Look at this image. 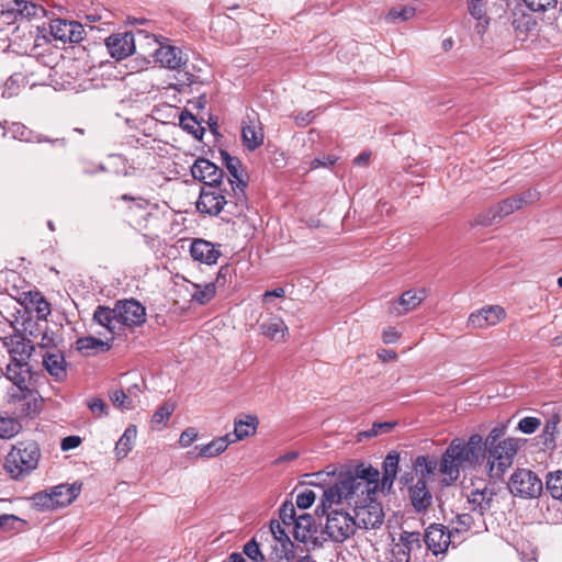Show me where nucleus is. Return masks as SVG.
I'll return each mask as SVG.
<instances>
[{
  "label": "nucleus",
  "mask_w": 562,
  "mask_h": 562,
  "mask_svg": "<svg viewBox=\"0 0 562 562\" xmlns=\"http://www.w3.org/2000/svg\"><path fill=\"white\" fill-rule=\"evenodd\" d=\"M380 473L372 465L359 464L341 472L337 481L324 490L319 508H327L344 503L356 506L372 501V495L379 486Z\"/></svg>",
  "instance_id": "f257e3e1"
},
{
  "label": "nucleus",
  "mask_w": 562,
  "mask_h": 562,
  "mask_svg": "<svg viewBox=\"0 0 562 562\" xmlns=\"http://www.w3.org/2000/svg\"><path fill=\"white\" fill-rule=\"evenodd\" d=\"M485 458L483 438L479 434L470 436L464 442L462 439H454L442 454L440 472L443 481L450 484L458 480L460 470L474 468L482 463Z\"/></svg>",
  "instance_id": "f03ea898"
},
{
  "label": "nucleus",
  "mask_w": 562,
  "mask_h": 562,
  "mask_svg": "<svg viewBox=\"0 0 562 562\" xmlns=\"http://www.w3.org/2000/svg\"><path fill=\"white\" fill-rule=\"evenodd\" d=\"M4 376L12 383L8 390L11 402H21V413L25 416L36 415L42 405L38 393L34 390V373L30 363H8Z\"/></svg>",
  "instance_id": "7ed1b4c3"
},
{
  "label": "nucleus",
  "mask_w": 562,
  "mask_h": 562,
  "mask_svg": "<svg viewBox=\"0 0 562 562\" xmlns=\"http://www.w3.org/2000/svg\"><path fill=\"white\" fill-rule=\"evenodd\" d=\"M40 458L37 443H20L8 453L4 469L12 479L22 480L37 468Z\"/></svg>",
  "instance_id": "20e7f679"
},
{
  "label": "nucleus",
  "mask_w": 562,
  "mask_h": 562,
  "mask_svg": "<svg viewBox=\"0 0 562 562\" xmlns=\"http://www.w3.org/2000/svg\"><path fill=\"white\" fill-rule=\"evenodd\" d=\"M519 449V441L515 438H507L485 449L486 469L488 475L499 479L513 464L514 458Z\"/></svg>",
  "instance_id": "39448f33"
},
{
  "label": "nucleus",
  "mask_w": 562,
  "mask_h": 562,
  "mask_svg": "<svg viewBox=\"0 0 562 562\" xmlns=\"http://www.w3.org/2000/svg\"><path fill=\"white\" fill-rule=\"evenodd\" d=\"M539 192L536 190H527L521 194L505 199L494 207L479 214L475 218V224L483 226L492 225L496 220L508 216L525 205L536 202L539 199Z\"/></svg>",
  "instance_id": "423d86ee"
},
{
  "label": "nucleus",
  "mask_w": 562,
  "mask_h": 562,
  "mask_svg": "<svg viewBox=\"0 0 562 562\" xmlns=\"http://www.w3.org/2000/svg\"><path fill=\"white\" fill-rule=\"evenodd\" d=\"M426 554L423 535L418 531H402L391 547L390 562H417Z\"/></svg>",
  "instance_id": "0eeeda50"
},
{
  "label": "nucleus",
  "mask_w": 562,
  "mask_h": 562,
  "mask_svg": "<svg viewBox=\"0 0 562 562\" xmlns=\"http://www.w3.org/2000/svg\"><path fill=\"white\" fill-rule=\"evenodd\" d=\"M317 515H326L325 533L334 542H344L355 535L357 525L355 516L345 510L327 508L324 513L319 506L316 509Z\"/></svg>",
  "instance_id": "6e6552de"
},
{
  "label": "nucleus",
  "mask_w": 562,
  "mask_h": 562,
  "mask_svg": "<svg viewBox=\"0 0 562 562\" xmlns=\"http://www.w3.org/2000/svg\"><path fill=\"white\" fill-rule=\"evenodd\" d=\"M81 485H57L49 490V492L37 493L34 496V502L43 509H55L69 505L79 495Z\"/></svg>",
  "instance_id": "1a4fd4ad"
},
{
  "label": "nucleus",
  "mask_w": 562,
  "mask_h": 562,
  "mask_svg": "<svg viewBox=\"0 0 562 562\" xmlns=\"http://www.w3.org/2000/svg\"><path fill=\"white\" fill-rule=\"evenodd\" d=\"M508 487L516 496L536 498L542 493L543 484L532 471L519 469L512 474Z\"/></svg>",
  "instance_id": "9d476101"
},
{
  "label": "nucleus",
  "mask_w": 562,
  "mask_h": 562,
  "mask_svg": "<svg viewBox=\"0 0 562 562\" xmlns=\"http://www.w3.org/2000/svg\"><path fill=\"white\" fill-rule=\"evenodd\" d=\"M136 36L138 37V41L151 40L154 45L157 46L153 52V56L155 57V60L162 67L169 69H179L186 64L187 59L183 57L182 52L178 47L164 45L159 43L155 37L146 34L144 31H138Z\"/></svg>",
  "instance_id": "9b49d317"
},
{
  "label": "nucleus",
  "mask_w": 562,
  "mask_h": 562,
  "mask_svg": "<svg viewBox=\"0 0 562 562\" xmlns=\"http://www.w3.org/2000/svg\"><path fill=\"white\" fill-rule=\"evenodd\" d=\"M114 307L119 326L134 327L144 324L146 321V310L136 300L120 301Z\"/></svg>",
  "instance_id": "f8f14e48"
},
{
  "label": "nucleus",
  "mask_w": 562,
  "mask_h": 562,
  "mask_svg": "<svg viewBox=\"0 0 562 562\" xmlns=\"http://www.w3.org/2000/svg\"><path fill=\"white\" fill-rule=\"evenodd\" d=\"M355 507V521L357 528L375 529L381 527L384 520V514L381 505L376 502L359 504Z\"/></svg>",
  "instance_id": "ddd939ff"
},
{
  "label": "nucleus",
  "mask_w": 562,
  "mask_h": 562,
  "mask_svg": "<svg viewBox=\"0 0 562 562\" xmlns=\"http://www.w3.org/2000/svg\"><path fill=\"white\" fill-rule=\"evenodd\" d=\"M452 538V531H446L445 526L434 524L426 529L423 536V544H426V552L431 551L434 555H439L447 551Z\"/></svg>",
  "instance_id": "4468645a"
},
{
  "label": "nucleus",
  "mask_w": 562,
  "mask_h": 562,
  "mask_svg": "<svg viewBox=\"0 0 562 562\" xmlns=\"http://www.w3.org/2000/svg\"><path fill=\"white\" fill-rule=\"evenodd\" d=\"M49 30L55 40L64 43H79L85 36L82 24L76 21L55 19L50 21Z\"/></svg>",
  "instance_id": "2eb2a0df"
},
{
  "label": "nucleus",
  "mask_w": 562,
  "mask_h": 562,
  "mask_svg": "<svg viewBox=\"0 0 562 562\" xmlns=\"http://www.w3.org/2000/svg\"><path fill=\"white\" fill-rule=\"evenodd\" d=\"M506 316L505 310L499 305H488L472 312L468 318L470 328H487L497 325Z\"/></svg>",
  "instance_id": "dca6fc26"
},
{
  "label": "nucleus",
  "mask_w": 562,
  "mask_h": 562,
  "mask_svg": "<svg viewBox=\"0 0 562 562\" xmlns=\"http://www.w3.org/2000/svg\"><path fill=\"white\" fill-rule=\"evenodd\" d=\"M224 205L229 206L231 202L225 199L217 186L201 190L196 202V209L199 212L209 215H217L224 209Z\"/></svg>",
  "instance_id": "f3484780"
},
{
  "label": "nucleus",
  "mask_w": 562,
  "mask_h": 562,
  "mask_svg": "<svg viewBox=\"0 0 562 562\" xmlns=\"http://www.w3.org/2000/svg\"><path fill=\"white\" fill-rule=\"evenodd\" d=\"M110 55L117 59H124L131 56L136 49L135 35L131 32L115 33L105 41Z\"/></svg>",
  "instance_id": "a211bd4d"
},
{
  "label": "nucleus",
  "mask_w": 562,
  "mask_h": 562,
  "mask_svg": "<svg viewBox=\"0 0 562 562\" xmlns=\"http://www.w3.org/2000/svg\"><path fill=\"white\" fill-rule=\"evenodd\" d=\"M3 344L10 356L9 363H29L34 351V346L30 340L21 334H14L5 337Z\"/></svg>",
  "instance_id": "6ab92c4d"
},
{
  "label": "nucleus",
  "mask_w": 562,
  "mask_h": 562,
  "mask_svg": "<svg viewBox=\"0 0 562 562\" xmlns=\"http://www.w3.org/2000/svg\"><path fill=\"white\" fill-rule=\"evenodd\" d=\"M191 175L209 188L216 187L223 178V170L205 158H199L191 167Z\"/></svg>",
  "instance_id": "aec40b11"
},
{
  "label": "nucleus",
  "mask_w": 562,
  "mask_h": 562,
  "mask_svg": "<svg viewBox=\"0 0 562 562\" xmlns=\"http://www.w3.org/2000/svg\"><path fill=\"white\" fill-rule=\"evenodd\" d=\"M426 299L425 289L405 291L397 301L392 302L389 312L393 316L404 315L415 308Z\"/></svg>",
  "instance_id": "412c9836"
},
{
  "label": "nucleus",
  "mask_w": 562,
  "mask_h": 562,
  "mask_svg": "<svg viewBox=\"0 0 562 562\" xmlns=\"http://www.w3.org/2000/svg\"><path fill=\"white\" fill-rule=\"evenodd\" d=\"M190 255L193 260L207 266L215 265L221 256L220 249L204 239H194L190 246Z\"/></svg>",
  "instance_id": "4be33fe9"
},
{
  "label": "nucleus",
  "mask_w": 562,
  "mask_h": 562,
  "mask_svg": "<svg viewBox=\"0 0 562 562\" xmlns=\"http://www.w3.org/2000/svg\"><path fill=\"white\" fill-rule=\"evenodd\" d=\"M259 425L258 417L256 415H243L240 417L235 418L234 420V431L232 434H226L229 436V440L232 443L254 436L257 431Z\"/></svg>",
  "instance_id": "5701e85b"
},
{
  "label": "nucleus",
  "mask_w": 562,
  "mask_h": 562,
  "mask_svg": "<svg viewBox=\"0 0 562 562\" xmlns=\"http://www.w3.org/2000/svg\"><path fill=\"white\" fill-rule=\"evenodd\" d=\"M269 529L274 540L280 544V558L291 562L295 558L294 543L291 541L282 524L278 520H271Z\"/></svg>",
  "instance_id": "b1692460"
},
{
  "label": "nucleus",
  "mask_w": 562,
  "mask_h": 562,
  "mask_svg": "<svg viewBox=\"0 0 562 562\" xmlns=\"http://www.w3.org/2000/svg\"><path fill=\"white\" fill-rule=\"evenodd\" d=\"M93 322L106 330L108 336L105 337L111 338V340L120 329L115 307L98 306L93 313Z\"/></svg>",
  "instance_id": "393cba45"
},
{
  "label": "nucleus",
  "mask_w": 562,
  "mask_h": 562,
  "mask_svg": "<svg viewBox=\"0 0 562 562\" xmlns=\"http://www.w3.org/2000/svg\"><path fill=\"white\" fill-rule=\"evenodd\" d=\"M494 493L487 486L472 490L468 495V503L473 512L484 515L491 508Z\"/></svg>",
  "instance_id": "a878e982"
},
{
  "label": "nucleus",
  "mask_w": 562,
  "mask_h": 562,
  "mask_svg": "<svg viewBox=\"0 0 562 562\" xmlns=\"http://www.w3.org/2000/svg\"><path fill=\"white\" fill-rule=\"evenodd\" d=\"M43 364L47 372L57 381H61L67 375L66 360L60 351H47L43 355Z\"/></svg>",
  "instance_id": "bb28decb"
},
{
  "label": "nucleus",
  "mask_w": 562,
  "mask_h": 562,
  "mask_svg": "<svg viewBox=\"0 0 562 562\" xmlns=\"http://www.w3.org/2000/svg\"><path fill=\"white\" fill-rule=\"evenodd\" d=\"M241 138L247 149L255 150L258 148L263 143V132L260 123L251 119L248 122H244Z\"/></svg>",
  "instance_id": "cd10ccee"
},
{
  "label": "nucleus",
  "mask_w": 562,
  "mask_h": 562,
  "mask_svg": "<svg viewBox=\"0 0 562 562\" xmlns=\"http://www.w3.org/2000/svg\"><path fill=\"white\" fill-rule=\"evenodd\" d=\"M513 27L516 36L521 41L539 32L537 19L529 13L515 14Z\"/></svg>",
  "instance_id": "c85d7f7f"
},
{
  "label": "nucleus",
  "mask_w": 562,
  "mask_h": 562,
  "mask_svg": "<svg viewBox=\"0 0 562 562\" xmlns=\"http://www.w3.org/2000/svg\"><path fill=\"white\" fill-rule=\"evenodd\" d=\"M111 338H95L93 336H87L79 338L76 342L77 349L87 356L97 355L99 352H105L110 350L112 346Z\"/></svg>",
  "instance_id": "c756f323"
},
{
  "label": "nucleus",
  "mask_w": 562,
  "mask_h": 562,
  "mask_svg": "<svg viewBox=\"0 0 562 562\" xmlns=\"http://www.w3.org/2000/svg\"><path fill=\"white\" fill-rule=\"evenodd\" d=\"M412 505L417 512L425 510L431 504V494L427 487L426 480H417L409 488Z\"/></svg>",
  "instance_id": "7c9ffc66"
},
{
  "label": "nucleus",
  "mask_w": 562,
  "mask_h": 562,
  "mask_svg": "<svg viewBox=\"0 0 562 562\" xmlns=\"http://www.w3.org/2000/svg\"><path fill=\"white\" fill-rule=\"evenodd\" d=\"M231 443L229 436L225 435L213 439L206 445L195 446V449L199 450V457L210 459L224 452Z\"/></svg>",
  "instance_id": "2f4dec72"
},
{
  "label": "nucleus",
  "mask_w": 562,
  "mask_h": 562,
  "mask_svg": "<svg viewBox=\"0 0 562 562\" xmlns=\"http://www.w3.org/2000/svg\"><path fill=\"white\" fill-rule=\"evenodd\" d=\"M136 436V426L131 425L125 429V431L123 432V435L115 445L114 452L117 459H124L132 451Z\"/></svg>",
  "instance_id": "473e14b6"
},
{
  "label": "nucleus",
  "mask_w": 562,
  "mask_h": 562,
  "mask_svg": "<svg viewBox=\"0 0 562 562\" xmlns=\"http://www.w3.org/2000/svg\"><path fill=\"white\" fill-rule=\"evenodd\" d=\"M314 519L308 514L300 515L293 528V536L297 541L306 542L312 536Z\"/></svg>",
  "instance_id": "72a5a7b5"
},
{
  "label": "nucleus",
  "mask_w": 562,
  "mask_h": 562,
  "mask_svg": "<svg viewBox=\"0 0 562 562\" xmlns=\"http://www.w3.org/2000/svg\"><path fill=\"white\" fill-rule=\"evenodd\" d=\"M261 331L270 339L281 341L288 333V327L281 318L273 317L261 325Z\"/></svg>",
  "instance_id": "f704fd0d"
},
{
  "label": "nucleus",
  "mask_w": 562,
  "mask_h": 562,
  "mask_svg": "<svg viewBox=\"0 0 562 562\" xmlns=\"http://www.w3.org/2000/svg\"><path fill=\"white\" fill-rule=\"evenodd\" d=\"M398 461L400 457L395 452H391L386 456L384 462H383V479H382V486L387 488H391L394 479L397 474V468H398Z\"/></svg>",
  "instance_id": "c9c22d12"
},
{
  "label": "nucleus",
  "mask_w": 562,
  "mask_h": 562,
  "mask_svg": "<svg viewBox=\"0 0 562 562\" xmlns=\"http://www.w3.org/2000/svg\"><path fill=\"white\" fill-rule=\"evenodd\" d=\"M22 429V425L16 417L0 415V438L11 439Z\"/></svg>",
  "instance_id": "e433bc0d"
},
{
  "label": "nucleus",
  "mask_w": 562,
  "mask_h": 562,
  "mask_svg": "<svg viewBox=\"0 0 562 562\" xmlns=\"http://www.w3.org/2000/svg\"><path fill=\"white\" fill-rule=\"evenodd\" d=\"M416 472L419 475L417 480H426L435 473L437 469V461L435 459H430L428 457H417L415 461Z\"/></svg>",
  "instance_id": "4c0bfd02"
},
{
  "label": "nucleus",
  "mask_w": 562,
  "mask_h": 562,
  "mask_svg": "<svg viewBox=\"0 0 562 562\" xmlns=\"http://www.w3.org/2000/svg\"><path fill=\"white\" fill-rule=\"evenodd\" d=\"M546 487L550 495L558 501H562V471L558 470L547 474Z\"/></svg>",
  "instance_id": "58836bf2"
},
{
  "label": "nucleus",
  "mask_w": 562,
  "mask_h": 562,
  "mask_svg": "<svg viewBox=\"0 0 562 562\" xmlns=\"http://www.w3.org/2000/svg\"><path fill=\"white\" fill-rule=\"evenodd\" d=\"M112 404L122 411H130L135 407V400L123 390H113L109 393Z\"/></svg>",
  "instance_id": "ea45409f"
},
{
  "label": "nucleus",
  "mask_w": 562,
  "mask_h": 562,
  "mask_svg": "<svg viewBox=\"0 0 562 562\" xmlns=\"http://www.w3.org/2000/svg\"><path fill=\"white\" fill-rule=\"evenodd\" d=\"M193 289L194 291L191 294L192 300L200 304L210 302L214 297L216 291L214 283H206L203 285L193 284Z\"/></svg>",
  "instance_id": "a19ab883"
},
{
  "label": "nucleus",
  "mask_w": 562,
  "mask_h": 562,
  "mask_svg": "<svg viewBox=\"0 0 562 562\" xmlns=\"http://www.w3.org/2000/svg\"><path fill=\"white\" fill-rule=\"evenodd\" d=\"M173 411L175 404L172 403H165L164 405H161L151 417L153 428L161 429L169 420Z\"/></svg>",
  "instance_id": "79ce46f5"
},
{
  "label": "nucleus",
  "mask_w": 562,
  "mask_h": 562,
  "mask_svg": "<svg viewBox=\"0 0 562 562\" xmlns=\"http://www.w3.org/2000/svg\"><path fill=\"white\" fill-rule=\"evenodd\" d=\"M415 10L409 7H394L386 14L387 22L397 23L413 18Z\"/></svg>",
  "instance_id": "37998d69"
},
{
  "label": "nucleus",
  "mask_w": 562,
  "mask_h": 562,
  "mask_svg": "<svg viewBox=\"0 0 562 562\" xmlns=\"http://www.w3.org/2000/svg\"><path fill=\"white\" fill-rule=\"evenodd\" d=\"M180 125L183 130L193 134L196 138H201L204 131L202 127H200L195 117L190 113H182L180 115Z\"/></svg>",
  "instance_id": "c03bdc74"
},
{
  "label": "nucleus",
  "mask_w": 562,
  "mask_h": 562,
  "mask_svg": "<svg viewBox=\"0 0 562 562\" xmlns=\"http://www.w3.org/2000/svg\"><path fill=\"white\" fill-rule=\"evenodd\" d=\"M395 425L396 423L392 422L374 423L369 430L359 432V440H361L362 438L375 437L381 434H387L394 428Z\"/></svg>",
  "instance_id": "a18cd8bd"
},
{
  "label": "nucleus",
  "mask_w": 562,
  "mask_h": 562,
  "mask_svg": "<svg viewBox=\"0 0 562 562\" xmlns=\"http://www.w3.org/2000/svg\"><path fill=\"white\" fill-rule=\"evenodd\" d=\"M222 155L227 170L229 171L231 176L237 181V187L239 188L241 186H245L239 175L240 161L237 158L229 156L227 153H222Z\"/></svg>",
  "instance_id": "49530a36"
},
{
  "label": "nucleus",
  "mask_w": 562,
  "mask_h": 562,
  "mask_svg": "<svg viewBox=\"0 0 562 562\" xmlns=\"http://www.w3.org/2000/svg\"><path fill=\"white\" fill-rule=\"evenodd\" d=\"M527 8L533 12H544L554 9L557 0H522Z\"/></svg>",
  "instance_id": "de8ad7c7"
},
{
  "label": "nucleus",
  "mask_w": 562,
  "mask_h": 562,
  "mask_svg": "<svg viewBox=\"0 0 562 562\" xmlns=\"http://www.w3.org/2000/svg\"><path fill=\"white\" fill-rule=\"evenodd\" d=\"M295 508L291 502H285L280 508V519L282 525L291 526L296 520Z\"/></svg>",
  "instance_id": "09e8293b"
},
{
  "label": "nucleus",
  "mask_w": 562,
  "mask_h": 562,
  "mask_svg": "<svg viewBox=\"0 0 562 562\" xmlns=\"http://www.w3.org/2000/svg\"><path fill=\"white\" fill-rule=\"evenodd\" d=\"M244 553L255 562H262L265 560V557L260 551L259 544L255 539H251L245 544Z\"/></svg>",
  "instance_id": "8fccbe9b"
},
{
  "label": "nucleus",
  "mask_w": 562,
  "mask_h": 562,
  "mask_svg": "<svg viewBox=\"0 0 562 562\" xmlns=\"http://www.w3.org/2000/svg\"><path fill=\"white\" fill-rule=\"evenodd\" d=\"M87 405L91 413L98 418L108 415V405L101 398H90L88 400Z\"/></svg>",
  "instance_id": "3c124183"
},
{
  "label": "nucleus",
  "mask_w": 562,
  "mask_h": 562,
  "mask_svg": "<svg viewBox=\"0 0 562 562\" xmlns=\"http://www.w3.org/2000/svg\"><path fill=\"white\" fill-rule=\"evenodd\" d=\"M541 425V422L537 417H524L518 423V429L524 434H533L539 426Z\"/></svg>",
  "instance_id": "603ef678"
},
{
  "label": "nucleus",
  "mask_w": 562,
  "mask_h": 562,
  "mask_svg": "<svg viewBox=\"0 0 562 562\" xmlns=\"http://www.w3.org/2000/svg\"><path fill=\"white\" fill-rule=\"evenodd\" d=\"M505 426H496L494 427L487 435L485 441L483 442L484 450L486 448H491L492 446H497L499 442L501 437L505 434Z\"/></svg>",
  "instance_id": "864d4df0"
},
{
  "label": "nucleus",
  "mask_w": 562,
  "mask_h": 562,
  "mask_svg": "<svg viewBox=\"0 0 562 562\" xmlns=\"http://www.w3.org/2000/svg\"><path fill=\"white\" fill-rule=\"evenodd\" d=\"M316 495L311 490H305L296 496V505L301 509L310 508L315 502Z\"/></svg>",
  "instance_id": "5fc2aeb1"
},
{
  "label": "nucleus",
  "mask_w": 562,
  "mask_h": 562,
  "mask_svg": "<svg viewBox=\"0 0 562 562\" xmlns=\"http://www.w3.org/2000/svg\"><path fill=\"white\" fill-rule=\"evenodd\" d=\"M469 10L471 15L479 21L477 27L484 29L488 24L486 13L481 4L474 3L469 8Z\"/></svg>",
  "instance_id": "6e6d98bb"
},
{
  "label": "nucleus",
  "mask_w": 562,
  "mask_h": 562,
  "mask_svg": "<svg viewBox=\"0 0 562 562\" xmlns=\"http://www.w3.org/2000/svg\"><path fill=\"white\" fill-rule=\"evenodd\" d=\"M472 516L469 514H462L457 517V527L452 532L459 533L468 531L472 526Z\"/></svg>",
  "instance_id": "4d7b16f0"
},
{
  "label": "nucleus",
  "mask_w": 562,
  "mask_h": 562,
  "mask_svg": "<svg viewBox=\"0 0 562 562\" xmlns=\"http://www.w3.org/2000/svg\"><path fill=\"white\" fill-rule=\"evenodd\" d=\"M19 92V80L15 77H10L5 85L2 92V95L4 98H11Z\"/></svg>",
  "instance_id": "13d9d810"
},
{
  "label": "nucleus",
  "mask_w": 562,
  "mask_h": 562,
  "mask_svg": "<svg viewBox=\"0 0 562 562\" xmlns=\"http://www.w3.org/2000/svg\"><path fill=\"white\" fill-rule=\"evenodd\" d=\"M196 437H198V432H196V430L194 428H192V427L187 428L180 435L179 443L182 447H188V446H190L196 439Z\"/></svg>",
  "instance_id": "bf43d9fd"
},
{
  "label": "nucleus",
  "mask_w": 562,
  "mask_h": 562,
  "mask_svg": "<svg viewBox=\"0 0 562 562\" xmlns=\"http://www.w3.org/2000/svg\"><path fill=\"white\" fill-rule=\"evenodd\" d=\"M13 137L19 138L20 140L30 142L31 140V132L21 124H13L11 130Z\"/></svg>",
  "instance_id": "052dcab7"
},
{
  "label": "nucleus",
  "mask_w": 562,
  "mask_h": 562,
  "mask_svg": "<svg viewBox=\"0 0 562 562\" xmlns=\"http://www.w3.org/2000/svg\"><path fill=\"white\" fill-rule=\"evenodd\" d=\"M336 161H337V157L336 156L326 155V156H323L322 158L313 159L312 162H311V168L312 169H316V168H319V167H328V166L334 165Z\"/></svg>",
  "instance_id": "680f3d73"
},
{
  "label": "nucleus",
  "mask_w": 562,
  "mask_h": 562,
  "mask_svg": "<svg viewBox=\"0 0 562 562\" xmlns=\"http://www.w3.org/2000/svg\"><path fill=\"white\" fill-rule=\"evenodd\" d=\"M15 10L23 15L30 16L35 14V5L24 0H15Z\"/></svg>",
  "instance_id": "e2e57ef3"
},
{
  "label": "nucleus",
  "mask_w": 562,
  "mask_h": 562,
  "mask_svg": "<svg viewBox=\"0 0 562 562\" xmlns=\"http://www.w3.org/2000/svg\"><path fill=\"white\" fill-rule=\"evenodd\" d=\"M81 443V439L78 436H68L61 440L60 448L63 451H68L77 448Z\"/></svg>",
  "instance_id": "0e129e2a"
},
{
  "label": "nucleus",
  "mask_w": 562,
  "mask_h": 562,
  "mask_svg": "<svg viewBox=\"0 0 562 562\" xmlns=\"http://www.w3.org/2000/svg\"><path fill=\"white\" fill-rule=\"evenodd\" d=\"M21 521L15 515L3 514L0 515V529H13L14 524Z\"/></svg>",
  "instance_id": "69168bd1"
},
{
  "label": "nucleus",
  "mask_w": 562,
  "mask_h": 562,
  "mask_svg": "<svg viewBox=\"0 0 562 562\" xmlns=\"http://www.w3.org/2000/svg\"><path fill=\"white\" fill-rule=\"evenodd\" d=\"M400 333L394 327H387L382 333L384 344H394L398 340Z\"/></svg>",
  "instance_id": "338daca9"
},
{
  "label": "nucleus",
  "mask_w": 562,
  "mask_h": 562,
  "mask_svg": "<svg viewBox=\"0 0 562 562\" xmlns=\"http://www.w3.org/2000/svg\"><path fill=\"white\" fill-rule=\"evenodd\" d=\"M36 312L40 318H45L50 313L49 303L43 297H40V300L36 302Z\"/></svg>",
  "instance_id": "774afa93"
}]
</instances>
